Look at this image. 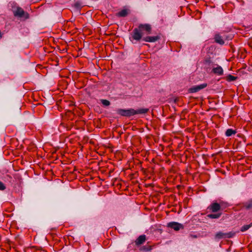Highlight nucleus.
I'll use <instances>...</instances> for the list:
<instances>
[{"instance_id":"20","label":"nucleus","mask_w":252,"mask_h":252,"mask_svg":"<svg viewBox=\"0 0 252 252\" xmlns=\"http://www.w3.org/2000/svg\"><path fill=\"white\" fill-rule=\"evenodd\" d=\"M6 189V187L4 184L0 181V190H3Z\"/></svg>"},{"instance_id":"12","label":"nucleus","mask_w":252,"mask_h":252,"mask_svg":"<svg viewBox=\"0 0 252 252\" xmlns=\"http://www.w3.org/2000/svg\"><path fill=\"white\" fill-rule=\"evenodd\" d=\"M215 41L216 43H218L220 45H223L224 43L222 37L219 34L215 35Z\"/></svg>"},{"instance_id":"8","label":"nucleus","mask_w":252,"mask_h":252,"mask_svg":"<svg viewBox=\"0 0 252 252\" xmlns=\"http://www.w3.org/2000/svg\"><path fill=\"white\" fill-rule=\"evenodd\" d=\"M160 36L159 35L156 36H147L143 38L142 40L145 42H155L157 41L158 40L160 39Z\"/></svg>"},{"instance_id":"1","label":"nucleus","mask_w":252,"mask_h":252,"mask_svg":"<svg viewBox=\"0 0 252 252\" xmlns=\"http://www.w3.org/2000/svg\"><path fill=\"white\" fill-rule=\"evenodd\" d=\"M142 31H145L147 34L151 33L152 27L150 24H140L137 28H135L130 34L129 39L131 42L133 40L139 41L143 39Z\"/></svg>"},{"instance_id":"2","label":"nucleus","mask_w":252,"mask_h":252,"mask_svg":"<svg viewBox=\"0 0 252 252\" xmlns=\"http://www.w3.org/2000/svg\"><path fill=\"white\" fill-rule=\"evenodd\" d=\"M149 111L148 108H141L138 110L133 109H119L117 110V113L122 116L130 117L136 114H143L147 113Z\"/></svg>"},{"instance_id":"22","label":"nucleus","mask_w":252,"mask_h":252,"mask_svg":"<svg viewBox=\"0 0 252 252\" xmlns=\"http://www.w3.org/2000/svg\"><path fill=\"white\" fill-rule=\"evenodd\" d=\"M74 5H75V7L77 8H80L81 7V5H80V3L78 2L75 3Z\"/></svg>"},{"instance_id":"7","label":"nucleus","mask_w":252,"mask_h":252,"mask_svg":"<svg viewBox=\"0 0 252 252\" xmlns=\"http://www.w3.org/2000/svg\"><path fill=\"white\" fill-rule=\"evenodd\" d=\"M207 86L206 83L200 84L199 85L194 86L189 89V92L190 93H194L200 91L202 89H204Z\"/></svg>"},{"instance_id":"18","label":"nucleus","mask_w":252,"mask_h":252,"mask_svg":"<svg viewBox=\"0 0 252 252\" xmlns=\"http://www.w3.org/2000/svg\"><path fill=\"white\" fill-rule=\"evenodd\" d=\"M204 64L208 66H209L213 64V62L210 59V58H207L203 62Z\"/></svg>"},{"instance_id":"14","label":"nucleus","mask_w":252,"mask_h":252,"mask_svg":"<svg viewBox=\"0 0 252 252\" xmlns=\"http://www.w3.org/2000/svg\"><path fill=\"white\" fill-rule=\"evenodd\" d=\"M221 213L217 212L216 214H209L207 217L210 219H218L221 216Z\"/></svg>"},{"instance_id":"21","label":"nucleus","mask_w":252,"mask_h":252,"mask_svg":"<svg viewBox=\"0 0 252 252\" xmlns=\"http://www.w3.org/2000/svg\"><path fill=\"white\" fill-rule=\"evenodd\" d=\"M142 249L143 250H145L146 251H149L151 250V249H152L151 246H148V247L144 246L142 248Z\"/></svg>"},{"instance_id":"17","label":"nucleus","mask_w":252,"mask_h":252,"mask_svg":"<svg viewBox=\"0 0 252 252\" xmlns=\"http://www.w3.org/2000/svg\"><path fill=\"white\" fill-rule=\"evenodd\" d=\"M252 226V222L250 224H246L243 226L241 228V231L242 232H244L247 230H248L250 227Z\"/></svg>"},{"instance_id":"6","label":"nucleus","mask_w":252,"mask_h":252,"mask_svg":"<svg viewBox=\"0 0 252 252\" xmlns=\"http://www.w3.org/2000/svg\"><path fill=\"white\" fill-rule=\"evenodd\" d=\"M167 226L174 229L175 231H178L181 229L184 228V226L183 224L174 221L169 222L167 224Z\"/></svg>"},{"instance_id":"4","label":"nucleus","mask_w":252,"mask_h":252,"mask_svg":"<svg viewBox=\"0 0 252 252\" xmlns=\"http://www.w3.org/2000/svg\"><path fill=\"white\" fill-rule=\"evenodd\" d=\"M207 209L212 213H217L222 209V203L213 202L208 207Z\"/></svg>"},{"instance_id":"16","label":"nucleus","mask_w":252,"mask_h":252,"mask_svg":"<svg viewBox=\"0 0 252 252\" xmlns=\"http://www.w3.org/2000/svg\"><path fill=\"white\" fill-rule=\"evenodd\" d=\"M237 79V77L233 76L232 75H228L226 77V80L228 82L234 81Z\"/></svg>"},{"instance_id":"15","label":"nucleus","mask_w":252,"mask_h":252,"mask_svg":"<svg viewBox=\"0 0 252 252\" xmlns=\"http://www.w3.org/2000/svg\"><path fill=\"white\" fill-rule=\"evenodd\" d=\"M243 206L247 209L252 208V200H249L248 202L244 203Z\"/></svg>"},{"instance_id":"13","label":"nucleus","mask_w":252,"mask_h":252,"mask_svg":"<svg viewBox=\"0 0 252 252\" xmlns=\"http://www.w3.org/2000/svg\"><path fill=\"white\" fill-rule=\"evenodd\" d=\"M237 131L236 130H234L231 128H229L226 130L225 131V135L227 137H229L232 136V135H234L236 133Z\"/></svg>"},{"instance_id":"19","label":"nucleus","mask_w":252,"mask_h":252,"mask_svg":"<svg viewBox=\"0 0 252 252\" xmlns=\"http://www.w3.org/2000/svg\"><path fill=\"white\" fill-rule=\"evenodd\" d=\"M101 102L104 106H109L110 104V101L106 99H101Z\"/></svg>"},{"instance_id":"9","label":"nucleus","mask_w":252,"mask_h":252,"mask_svg":"<svg viewBox=\"0 0 252 252\" xmlns=\"http://www.w3.org/2000/svg\"><path fill=\"white\" fill-rule=\"evenodd\" d=\"M146 240V237L145 235L139 236L135 241V244L136 246H139L143 244Z\"/></svg>"},{"instance_id":"5","label":"nucleus","mask_w":252,"mask_h":252,"mask_svg":"<svg viewBox=\"0 0 252 252\" xmlns=\"http://www.w3.org/2000/svg\"><path fill=\"white\" fill-rule=\"evenodd\" d=\"M236 234L235 232H229L228 233H223L219 232L215 235V238L217 239H221L222 238H230L234 236Z\"/></svg>"},{"instance_id":"10","label":"nucleus","mask_w":252,"mask_h":252,"mask_svg":"<svg viewBox=\"0 0 252 252\" xmlns=\"http://www.w3.org/2000/svg\"><path fill=\"white\" fill-rule=\"evenodd\" d=\"M212 72L218 75H222L223 74V70L222 68L219 65H218L216 67H214L212 69Z\"/></svg>"},{"instance_id":"3","label":"nucleus","mask_w":252,"mask_h":252,"mask_svg":"<svg viewBox=\"0 0 252 252\" xmlns=\"http://www.w3.org/2000/svg\"><path fill=\"white\" fill-rule=\"evenodd\" d=\"M12 11L13 15L19 18L28 19L29 18V14L25 12L21 7L16 5L12 6Z\"/></svg>"},{"instance_id":"11","label":"nucleus","mask_w":252,"mask_h":252,"mask_svg":"<svg viewBox=\"0 0 252 252\" xmlns=\"http://www.w3.org/2000/svg\"><path fill=\"white\" fill-rule=\"evenodd\" d=\"M129 12V10L128 9H123L122 10L120 11L119 12H118L116 15L120 17H125L128 14Z\"/></svg>"}]
</instances>
